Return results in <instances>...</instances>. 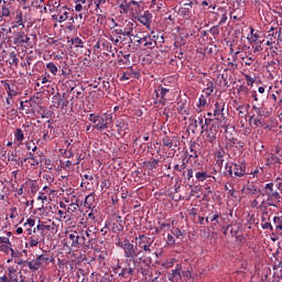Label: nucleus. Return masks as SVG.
Segmentation results:
<instances>
[{
	"label": "nucleus",
	"mask_w": 282,
	"mask_h": 282,
	"mask_svg": "<svg viewBox=\"0 0 282 282\" xmlns=\"http://www.w3.org/2000/svg\"><path fill=\"white\" fill-rule=\"evenodd\" d=\"M118 246L123 250L126 265H131V262L133 263L134 268L140 265L138 257L142 254V250H138V247L131 243V241H129L128 239L119 241Z\"/></svg>",
	"instance_id": "nucleus-1"
},
{
	"label": "nucleus",
	"mask_w": 282,
	"mask_h": 282,
	"mask_svg": "<svg viewBox=\"0 0 282 282\" xmlns=\"http://www.w3.org/2000/svg\"><path fill=\"white\" fill-rule=\"evenodd\" d=\"M258 202H260L261 208H268L269 206H279L281 204V195L279 192L270 194L268 191L259 194L257 196Z\"/></svg>",
	"instance_id": "nucleus-2"
},
{
	"label": "nucleus",
	"mask_w": 282,
	"mask_h": 282,
	"mask_svg": "<svg viewBox=\"0 0 282 282\" xmlns=\"http://www.w3.org/2000/svg\"><path fill=\"white\" fill-rule=\"evenodd\" d=\"M50 261H54V258H50L47 254H40L34 260L24 263L32 270V272H36V270H40L43 265H50Z\"/></svg>",
	"instance_id": "nucleus-3"
},
{
	"label": "nucleus",
	"mask_w": 282,
	"mask_h": 282,
	"mask_svg": "<svg viewBox=\"0 0 282 282\" xmlns=\"http://www.w3.org/2000/svg\"><path fill=\"white\" fill-rule=\"evenodd\" d=\"M8 276H9V282H28V276L23 274L25 273V269H21V271H17V268L14 267H9L7 269Z\"/></svg>",
	"instance_id": "nucleus-4"
},
{
	"label": "nucleus",
	"mask_w": 282,
	"mask_h": 282,
	"mask_svg": "<svg viewBox=\"0 0 282 282\" xmlns=\"http://www.w3.org/2000/svg\"><path fill=\"white\" fill-rule=\"evenodd\" d=\"M111 120H113V117H111V115L104 113L98 117L94 128L97 131H105V129H108L109 122H111Z\"/></svg>",
	"instance_id": "nucleus-5"
},
{
	"label": "nucleus",
	"mask_w": 282,
	"mask_h": 282,
	"mask_svg": "<svg viewBox=\"0 0 282 282\" xmlns=\"http://www.w3.org/2000/svg\"><path fill=\"white\" fill-rule=\"evenodd\" d=\"M162 145L172 151H177V149H180V139H177V135H165L162 139Z\"/></svg>",
	"instance_id": "nucleus-6"
},
{
	"label": "nucleus",
	"mask_w": 282,
	"mask_h": 282,
	"mask_svg": "<svg viewBox=\"0 0 282 282\" xmlns=\"http://www.w3.org/2000/svg\"><path fill=\"white\" fill-rule=\"evenodd\" d=\"M228 173L230 177H243V175H246V165L235 163L229 166Z\"/></svg>",
	"instance_id": "nucleus-7"
},
{
	"label": "nucleus",
	"mask_w": 282,
	"mask_h": 282,
	"mask_svg": "<svg viewBox=\"0 0 282 282\" xmlns=\"http://www.w3.org/2000/svg\"><path fill=\"white\" fill-rule=\"evenodd\" d=\"M45 240V236L43 235V231L36 232V229H33V235L29 238L28 246L29 248H36L41 241Z\"/></svg>",
	"instance_id": "nucleus-8"
},
{
	"label": "nucleus",
	"mask_w": 282,
	"mask_h": 282,
	"mask_svg": "<svg viewBox=\"0 0 282 282\" xmlns=\"http://www.w3.org/2000/svg\"><path fill=\"white\" fill-rule=\"evenodd\" d=\"M122 230H124V220H122V216L115 214L112 223V232H122Z\"/></svg>",
	"instance_id": "nucleus-9"
},
{
	"label": "nucleus",
	"mask_w": 282,
	"mask_h": 282,
	"mask_svg": "<svg viewBox=\"0 0 282 282\" xmlns=\"http://www.w3.org/2000/svg\"><path fill=\"white\" fill-rule=\"evenodd\" d=\"M82 231L87 237L88 241H91L93 245L96 243V239H98V229L96 226H89L86 230Z\"/></svg>",
	"instance_id": "nucleus-10"
},
{
	"label": "nucleus",
	"mask_w": 282,
	"mask_h": 282,
	"mask_svg": "<svg viewBox=\"0 0 282 282\" xmlns=\"http://www.w3.org/2000/svg\"><path fill=\"white\" fill-rule=\"evenodd\" d=\"M105 3H107V0L95 1V6H96L95 12L97 14V23H102L105 19H107V17L102 14V9H100V6H105Z\"/></svg>",
	"instance_id": "nucleus-11"
},
{
	"label": "nucleus",
	"mask_w": 282,
	"mask_h": 282,
	"mask_svg": "<svg viewBox=\"0 0 282 282\" xmlns=\"http://www.w3.org/2000/svg\"><path fill=\"white\" fill-rule=\"evenodd\" d=\"M205 131H206L205 135L207 138V142H210L213 144V142H215V140H217V133L219 131V127L212 126L209 129L206 128Z\"/></svg>",
	"instance_id": "nucleus-12"
},
{
	"label": "nucleus",
	"mask_w": 282,
	"mask_h": 282,
	"mask_svg": "<svg viewBox=\"0 0 282 282\" xmlns=\"http://www.w3.org/2000/svg\"><path fill=\"white\" fill-rule=\"evenodd\" d=\"M25 43H30V36L25 34V32H18L15 37L13 39V45H23Z\"/></svg>",
	"instance_id": "nucleus-13"
},
{
	"label": "nucleus",
	"mask_w": 282,
	"mask_h": 282,
	"mask_svg": "<svg viewBox=\"0 0 282 282\" xmlns=\"http://www.w3.org/2000/svg\"><path fill=\"white\" fill-rule=\"evenodd\" d=\"M131 32H133V24L129 23L124 30L115 29L112 34H115V36H131Z\"/></svg>",
	"instance_id": "nucleus-14"
},
{
	"label": "nucleus",
	"mask_w": 282,
	"mask_h": 282,
	"mask_svg": "<svg viewBox=\"0 0 282 282\" xmlns=\"http://www.w3.org/2000/svg\"><path fill=\"white\" fill-rule=\"evenodd\" d=\"M159 90L161 91V98L158 100H154V105H156V107H164L166 102V94H169L171 89L159 86Z\"/></svg>",
	"instance_id": "nucleus-15"
},
{
	"label": "nucleus",
	"mask_w": 282,
	"mask_h": 282,
	"mask_svg": "<svg viewBox=\"0 0 282 282\" xmlns=\"http://www.w3.org/2000/svg\"><path fill=\"white\" fill-rule=\"evenodd\" d=\"M153 19V14L149 11H144L143 14L138 17V22L142 23V25H145V28H149L151 25V21Z\"/></svg>",
	"instance_id": "nucleus-16"
},
{
	"label": "nucleus",
	"mask_w": 282,
	"mask_h": 282,
	"mask_svg": "<svg viewBox=\"0 0 282 282\" xmlns=\"http://www.w3.org/2000/svg\"><path fill=\"white\" fill-rule=\"evenodd\" d=\"M176 109L181 116H188V101L186 99H178Z\"/></svg>",
	"instance_id": "nucleus-17"
},
{
	"label": "nucleus",
	"mask_w": 282,
	"mask_h": 282,
	"mask_svg": "<svg viewBox=\"0 0 282 282\" xmlns=\"http://www.w3.org/2000/svg\"><path fill=\"white\" fill-rule=\"evenodd\" d=\"M191 10H193V1L184 3L178 10V14L180 17L188 18L191 17Z\"/></svg>",
	"instance_id": "nucleus-18"
},
{
	"label": "nucleus",
	"mask_w": 282,
	"mask_h": 282,
	"mask_svg": "<svg viewBox=\"0 0 282 282\" xmlns=\"http://www.w3.org/2000/svg\"><path fill=\"white\" fill-rule=\"evenodd\" d=\"M68 239L70 240V248H80V240L77 231L69 234Z\"/></svg>",
	"instance_id": "nucleus-19"
},
{
	"label": "nucleus",
	"mask_w": 282,
	"mask_h": 282,
	"mask_svg": "<svg viewBox=\"0 0 282 282\" xmlns=\"http://www.w3.org/2000/svg\"><path fill=\"white\" fill-rule=\"evenodd\" d=\"M78 236H79V248H83V246H85V248H89L90 246H94V243L89 241V238L85 236L84 231H79Z\"/></svg>",
	"instance_id": "nucleus-20"
},
{
	"label": "nucleus",
	"mask_w": 282,
	"mask_h": 282,
	"mask_svg": "<svg viewBox=\"0 0 282 282\" xmlns=\"http://www.w3.org/2000/svg\"><path fill=\"white\" fill-rule=\"evenodd\" d=\"M68 195H70V204L69 206H77V208H80L83 206V203H80V195L76 194L74 191H72Z\"/></svg>",
	"instance_id": "nucleus-21"
},
{
	"label": "nucleus",
	"mask_w": 282,
	"mask_h": 282,
	"mask_svg": "<svg viewBox=\"0 0 282 282\" xmlns=\"http://www.w3.org/2000/svg\"><path fill=\"white\" fill-rule=\"evenodd\" d=\"M169 279L170 281H175V279H182V264H176L175 269L172 270Z\"/></svg>",
	"instance_id": "nucleus-22"
},
{
	"label": "nucleus",
	"mask_w": 282,
	"mask_h": 282,
	"mask_svg": "<svg viewBox=\"0 0 282 282\" xmlns=\"http://www.w3.org/2000/svg\"><path fill=\"white\" fill-rule=\"evenodd\" d=\"M224 107H225L224 102L217 101L215 104L214 116L216 117V120H219V116H221V118H224Z\"/></svg>",
	"instance_id": "nucleus-23"
},
{
	"label": "nucleus",
	"mask_w": 282,
	"mask_h": 282,
	"mask_svg": "<svg viewBox=\"0 0 282 282\" xmlns=\"http://www.w3.org/2000/svg\"><path fill=\"white\" fill-rule=\"evenodd\" d=\"M153 239L150 238L145 241H143V243H138L140 250H142V252H151V246H153Z\"/></svg>",
	"instance_id": "nucleus-24"
},
{
	"label": "nucleus",
	"mask_w": 282,
	"mask_h": 282,
	"mask_svg": "<svg viewBox=\"0 0 282 282\" xmlns=\"http://www.w3.org/2000/svg\"><path fill=\"white\" fill-rule=\"evenodd\" d=\"M282 150L276 148L275 152L271 155L272 164H281L282 162Z\"/></svg>",
	"instance_id": "nucleus-25"
},
{
	"label": "nucleus",
	"mask_w": 282,
	"mask_h": 282,
	"mask_svg": "<svg viewBox=\"0 0 282 282\" xmlns=\"http://www.w3.org/2000/svg\"><path fill=\"white\" fill-rule=\"evenodd\" d=\"M274 186L275 188H278L280 191V193H282V184L281 182H275V183H268L264 188H267L270 193V195H272V193H276L274 192Z\"/></svg>",
	"instance_id": "nucleus-26"
},
{
	"label": "nucleus",
	"mask_w": 282,
	"mask_h": 282,
	"mask_svg": "<svg viewBox=\"0 0 282 282\" xmlns=\"http://www.w3.org/2000/svg\"><path fill=\"white\" fill-rule=\"evenodd\" d=\"M14 28H25V23L23 22V12L18 11L15 14V25L12 26Z\"/></svg>",
	"instance_id": "nucleus-27"
},
{
	"label": "nucleus",
	"mask_w": 282,
	"mask_h": 282,
	"mask_svg": "<svg viewBox=\"0 0 282 282\" xmlns=\"http://www.w3.org/2000/svg\"><path fill=\"white\" fill-rule=\"evenodd\" d=\"M143 43H144L143 44L144 47H150V48H153L156 45L155 41L153 40V37H151V35L143 36Z\"/></svg>",
	"instance_id": "nucleus-28"
},
{
	"label": "nucleus",
	"mask_w": 282,
	"mask_h": 282,
	"mask_svg": "<svg viewBox=\"0 0 282 282\" xmlns=\"http://www.w3.org/2000/svg\"><path fill=\"white\" fill-rule=\"evenodd\" d=\"M272 98H273V100H279V104L282 102V95L279 90L275 91V94L272 95ZM276 109H278V116H279V118H281V116H282L281 105H279L276 107Z\"/></svg>",
	"instance_id": "nucleus-29"
},
{
	"label": "nucleus",
	"mask_w": 282,
	"mask_h": 282,
	"mask_svg": "<svg viewBox=\"0 0 282 282\" xmlns=\"http://www.w3.org/2000/svg\"><path fill=\"white\" fill-rule=\"evenodd\" d=\"M208 124V122H210V119H204V118H198V120H195L194 124L195 127H197L199 124L200 129H202V133H204V131H206V126L204 124Z\"/></svg>",
	"instance_id": "nucleus-30"
},
{
	"label": "nucleus",
	"mask_w": 282,
	"mask_h": 282,
	"mask_svg": "<svg viewBox=\"0 0 282 282\" xmlns=\"http://www.w3.org/2000/svg\"><path fill=\"white\" fill-rule=\"evenodd\" d=\"M70 47H85V43L83 42V40L80 37H75L70 40Z\"/></svg>",
	"instance_id": "nucleus-31"
},
{
	"label": "nucleus",
	"mask_w": 282,
	"mask_h": 282,
	"mask_svg": "<svg viewBox=\"0 0 282 282\" xmlns=\"http://www.w3.org/2000/svg\"><path fill=\"white\" fill-rule=\"evenodd\" d=\"M273 270H274V275H278V278L280 276L282 279V262L281 261L274 262Z\"/></svg>",
	"instance_id": "nucleus-32"
},
{
	"label": "nucleus",
	"mask_w": 282,
	"mask_h": 282,
	"mask_svg": "<svg viewBox=\"0 0 282 282\" xmlns=\"http://www.w3.org/2000/svg\"><path fill=\"white\" fill-rule=\"evenodd\" d=\"M28 160H32L33 166H39V164H41V162H43V159H37L32 152L29 153V158L24 159V162H28Z\"/></svg>",
	"instance_id": "nucleus-33"
},
{
	"label": "nucleus",
	"mask_w": 282,
	"mask_h": 282,
	"mask_svg": "<svg viewBox=\"0 0 282 282\" xmlns=\"http://www.w3.org/2000/svg\"><path fill=\"white\" fill-rule=\"evenodd\" d=\"M195 177L197 182H206L210 175H208L206 172H196Z\"/></svg>",
	"instance_id": "nucleus-34"
},
{
	"label": "nucleus",
	"mask_w": 282,
	"mask_h": 282,
	"mask_svg": "<svg viewBox=\"0 0 282 282\" xmlns=\"http://www.w3.org/2000/svg\"><path fill=\"white\" fill-rule=\"evenodd\" d=\"M14 138L17 142H23V140H25V134H23V130L21 128L15 130Z\"/></svg>",
	"instance_id": "nucleus-35"
},
{
	"label": "nucleus",
	"mask_w": 282,
	"mask_h": 282,
	"mask_svg": "<svg viewBox=\"0 0 282 282\" xmlns=\"http://www.w3.org/2000/svg\"><path fill=\"white\" fill-rule=\"evenodd\" d=\"M188 166V161L183 160L182 164L174 165V171H177V173H182L183 171H186V167Z\"/></svg>",
	"instance_id": "nucleus-36"
},
{
	"label": "nucleus",
	"mask_w": 282,
	"mask_h": 282,
	"mask_svg": "<svg viewBox=\"0 0 282 282\" xmlns=\"http://www.w3.org/2000/svg\"><path fill=\"white\" fill-rule=\"evenodd\" d=\"M197 143H191V145H189V152H191V154H189V158H194V159H197L198 158V155H197Z\"/></svg>",
	"instance_id": "nucleus-37"
},
{
	"label": "nucleus",
	"mask_w": 282,
	"mask_h": 282,
	"mask_svg": "<svg viewBox=\"0 0 282 282\" xmlns=\"http://www.w3.org/2000/svg\"><path fill=\"white\" fill-rule=\"evenodd\" d=\"M252 109L256 111V113L258 116H260V118H265V116H268V111H265V109L261 108V107H257L256 105L252 106Z\"/></svg>",
	"instance_id": "nucleus-38"
},
{
	"label": "nucleus",
	"mask_w": 282,
	"mask_h": 282,
	"mask_svg": "<svg viewBox=\"0 0 282 282\" xmlns=\"http://www.w3.org/2000/svg\"><path fill=\"white\" fill-rule=\"evenodd\" d=\"M46 69H48V72H51L53 76H56V74L58 73V67L52 62L46 64Z\"/></svg>",
	"instance_id": "nucleus-39"
},
{
	"label": "nucleus",
	"mask_w": 282,
	"mask_h": 282,
	"mask_svg": "<svg viewBox=\"0 0 282 282\" xmlns=\"http://www.w3.org/2000/svg\"><path fill=\"white\" fill-rule=\"evenodd\" d=\"M7 195L8 192H6V184H3V182H0V202H4Z\"/></svg>",
	"instance_id": "nucleus-40"
},
{
	"label": "nucleus",
	"mask_w": 282,
	"mask_h": 282,
	"mask_svg": "<svg viewBox=\"0 0 282 282\" xmlns=\"http://www.w3.org/2000/svg\"><path fill=\"white\" fill-rule=\"evenodd\" d=\"M68 14L69 12L65 11L62 15H53V19H55V21H58V23H63L65 21H67L68 19Z\"/></svg>",
	"instance_id": "nucleus-41"
},
{
	"label": "nucleus",
	"mask_w": 282,
	"mask_h": 282,
	"mask_svg": "<svg viewBox=\"0 0 282 282\" xmlns=\"http://www.w3.org/2000/svg\"><path fill=\"white\" fill-rule=\"evenodd\" d=\"M247 192L249 193V195H259V189H257V187H254V184L252 183L247 185Z\"/></svg>",
	"instance_id": "nucleus-42"
},
{
	"label": "nucleus",
	"mask_w": 282,
	"mask_h": 282,
	"mask_svg": "<svg viewBox=\"0 0 282 282\" xmlns=\"http://www.w3.org/2000/svg\"><path fill=\"white\" fill-rule=\"evenodd\" d=\"M0 252H6V254H10L12 252V242L9 245H0Z\"/></svg>",
	"instance_id": "nucleus-43"
},
{
	"label": "nucleus",
	"mask_w": 282,
	"mask_h": 282,
	"mask_svg": "<svg viewBox=\"0 0 282 282\" xmlns=\"http://www.w3.org/2000/svg\"><path fill=\"white\" fill-rule=\"evenodd\" d=\"M2 17H4L6 19H10V17H12V11H10V8L3 6L1 8V14Z\"/></svg>",
	"instance_id": "nucleus-44"
},
{
	"label": "nucleus",
	"mask_w": 282,
	"mask_h": 282,
	"mask_svg": "<svg viewBox=\"0 0 282 282\" xmlns=\"http://www.w3.org/2000/svg\"><path fill=\"white\" fill-rule=\"evenodd\" d=\"M219 12H220L221 19H220L218 25H224V23H226V21H228V14L226 13V10H224V9H220Z\"/></svg>",
	"instance_id": "nucleus-45"
},
{
	"label": "nucleus",
	"mask_w": 282,
	"mask_h": 282,
	"mask_svg": "<svg viewBox=\"0 0 282 282\" xmlns=\"http://www.w3.org/2000/svg\"><path fill=\"white\" fill-rule=\"evenodd\" d=\"M9 57L11 58V62H9L10 65H15V66L19 65V57H17V53L11 52L9 54Z\"/></svg>",
	"instance_id": "nucleus-46"
},
{
	"label": "nucleus",
	"mask_w": 282,
	"mask_h": 282,
	"mask_svg": "<svg viewBox=\"0 0 282 282\" xmlns=\"http://www.w3.org/2000/svg\"><path fill=\"white\" fill-rule=\"evenodd\" d=\"M90 4L76 3L75 10L76 12H83V10H89Z\"/></svg>",
	"instance_id": "nucleus-47"
},
{
	"label": "nucleus",
	"mask_w": 282,
	"mask_h": 282,
	"mask_svg": "<svg viewBox=\"0 0 282 282\" xmlns=\"http://www.w3.org/2000/svg\"><path fill=\"white\" fill-rule=\"evenodd\" d=\"M250 122L254 124V127H262L263 122L259 118L250 117Z\"/></svg>",
	"instance_id": "nucleus-48"
},
{
	"label": "nucleus",
	"mask_w": 282,
	"mask_h": 282,
	"mask_svg": "<svg viewBox=\"0 0 282 282\" xmlns=\"http://www.w3.org/2000/svg\"><path fill=\"white\" fill-rule=\"evenodd\" d=\"M253 61H257V55L247 56L246 61H245V64L250 66V65H252Z\"/></svg>",
	"instance_id": "nucleus-49"
},
{
	"label": "nucleus",
	"mask_w": 282,
	"mask_h": 282,
	"mask_svg": "<svg viewBox=\"0 0 282 282\" xmlns=\"http://www.w3.org/2000/svg\"><path fill=\"white\" fill-rule=\"evenodd\" d=\"M122 270L126 274H129L130 276H133V270H135V267L131 268V265H127V268H122Z\"/></svg>",
	"instance_id": "nucleus-50"
},
{
	"label": "nucleus",
	"mask_w": 282,
	"mask_h": 282,
	"mask_svg": "<svg viewBox=\"0 0 282 282\" xmlns=\"http://www.w3.org/2000/svg\"><path fill=\"white\" fill-rule=\"evenodd\" d=\"M149 239H151V238H149V237H147L145 235H140L139 237H137L135 238V241H139V243H144V241H148Z\"/></svg>",
	"instance_id": "nucleus-51"
},
{
	"label": "nucleus",
	"mask_w": 282,
	"mask_h": 282,
	"mask_svg": "<svg viewBox=\"0 0 282 282\" xmlns=\"http://www.w3.org/2000/svg\"><path fill=\"white\" fill-rule=\"evenodd\" d=\"M41 3H45V0H32L31 6L33 8H41Z\"/></svg>",
	"instance_id": "nucleus-52"
},
{
	"label": "nucleus",
	"mask_w": 282,
	"mask_h": 282,
	"mask_svg": "<svg viewBox=\"0 0 282 282\" xmlns=\"http://www.w3.org/2000/svg\"><path fill=\"white\" fill-rule=\"evenodd\" d=\"M20 6H23V10H28L30 8V0H18Z\"/></svg>",
	"instance_id": "nucleus-53"
},
{
	"label": "nucleus",
	"mask_w": 282,
	"mask_h": 282,
	"mask_svg": "<svg viewBox=\"0 0 282 282\" xmlns=\"http://www.w3.org/2000/svg\"><path fill=\"white\" fill-rule=\"evenodd\" d=\"M8 161L9 162H17V152H9V155H8Z\"/></svg>",
	"instance_id": "nucleus-54"
},
{
	"label": "nucleus",
	"mask_w": 282,
	"mask_h": 282,
	"mask_svg": "<svg viewBox=\"0 0 282 282\" xmlns=\"http://www.w3.org/2000/svg\"><path fill=\"white\" fill-rule=\"evenodd\" d=\"M166 243H167V246H175V238L173 237V235H171V234L167 235Z\"/></svg>",
	"instance_id": "nucleus-55"
},
{
	"label": "nucleus",
	"mask_w": 282,
	"mask_h": 282,
	"mask_svg": "<svg viewBox=\"0 0 282 282\" xmlns=\"http://www.w3.org/2000/svg\"><path fill=\"white\" fill-rule=\"evenodd\" d=\"M173 265H175V259H171L170 261H166L163 263V268H173Z\"/></svg>",
	"instance_id": "nucleus-56"
},
{
	"label": "nucleus",
	"mask_w": 282,
	"mask_h": 282,
	"mask_svg": "<svg viewBox=\"0 0 282 282\" xmlns=\"http://www.w3.org/2000/svg\"><path fill=\"white\" fill-rule=\"evenodd\" d=\"M251 208H258V209L261 208V203H260L259 198L253 199L251 202Z\"/></svg>",
	"instance_id": "nucleus-57"
},
{
	"label": "nucleus",
	"mask_w": 282,
	"mask_h": 282,
	"mask_svg": "<svg viewBox=\"0 0 282 282\" xmlns=\"http://www.w3.org/2000/svg\"><path fill=\"white\" fill-rule=\"evenodd\" d=\"M9 243H11L10 242V238H8V237H0V246H7Z\"/></svg>",
	"instance_id": "nucleus-58"
},
{
	"label": "nucleus",
	"mask_w": 282,
	"mask_h": 282,
	"mask_svg": "<svg viewBox=\"0 0 282 282\" xmlns=\"http://www.w3.org/2000/svg\"><path fill=\"white\" fill-rule=\"evenodd\" d=\"M98 118H100V116H96L95 113H90L88 120L90 122H94V124H96V122H98Z\"/></svg>",
	"instance_id": "nucleus-59"
},
{
	"label": "nucleus",
	"mask_w": 282,
	"mask_h": 282,
	"mask_svg": "<svg viewBox=\"0 0 282 282\" xmlns=\"http://www.w3.org/2000/svg\"><path fill=\"white\" fill-rule=\"evenodd\" d=\"M198 107H206V97H204V95L198 99Z\"/></svg>",
	"instance_id": "nucleus-60"
},
{
	"label": "nucleus",
	"mask_w": 282,
	"mask_h": 282,
	"mask_svg": "<svg viewBox=\"0 0 282 282\" xmlns=\"http://www.w3.org/2000/svg\"><path fill=\"white\" fill-rule=\"evenodd\" d=\"M158 164H160V160L153 159V160L150 162V167H151V169H158Z\"/></svg>",
	"instance_id": "nucleus-61"
},
{
	"label": "nucleus",
	"mask_w": 282,
	"mask_h": 282,
	"mask_svg": "<svg viewBox=\"0 0 282 282\" xmlns=\"http://www.w3.org/2000/svg\"><path fill=\"white\" fill-rule=\"evenodd\" d=\"M173 235L177 238V239H180V237H183V232H182V230H180L178 228H176V229H174L173 230Z\"/></svg>",
	"instance_id": "nucleus-62"
},
{
	"label": "nucleus",
	"mask_w": 282,
	"mask_h": 282,
	"mask_svg": "<svg viewBox=\"0 0 282 282\" xmlns=\"http://www.w3.org/2000/svg\"><path fill=\"white\" fill-rule=\"evenodd\" d=\"M94 199H95L94 194H89L86 196V202H88V204H90V206H91V204H94Z\"/></svg>",
	"instance_id": "nucleus-63"
},
{
	"label": "nucleus",
	"mask_w": 282,
	"mask_h": 282,
	"mask_svg": "<svg viewBox=\"0 0 282 282\" xmlns=\"http://www.w3.org/2000/svg\"><path fill=\"white\" fill-rule=\"evenodd\" d=\"M139 272H140V274H142V276H147L149 274V269L141 267L139 269Z\"/></svg>",
	"instance_id": "nucleus-64"
}]
</instances>
